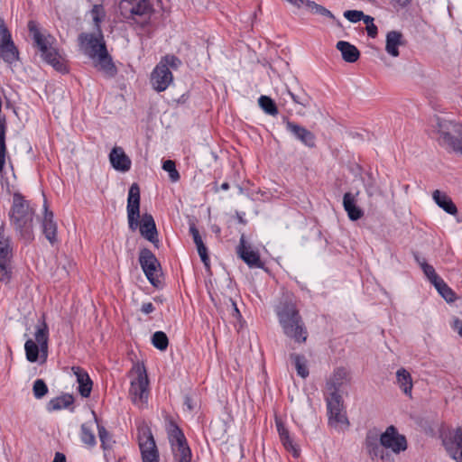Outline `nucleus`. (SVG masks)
<instances>
[{
	"label": "nucleus",
	"instance_id": "obj_1",
	"mask_svg": "<svg viewBox=\"0 0 462 462\" xmlns=\"http://www.w3.org/2000/svg\"><path fill=\"white\" fill-rule=\"evenodd\" d=\"M364 447L365 452L372 460L380 459L382 462H394L388 450L394 454H400L407 449L405 436L400 434L397 429L391 425L383 433L376 430L366 432Z\"/></svg>",
	"mask_w": 462,
	"mask_h": 462
},
{
	"label": "nucleus",
	"instance_id": "obj_2",
	"mask_svg": "<svg viewBox=\"0 0 462 462\" xmlns=\"http://www.w3.org/2000/svg\"><path fill=\"white\" fill-rule=\"evenodd\" d=\"M274 311L283 334L295 343H305L309 337V332L300 314L295 300L290 296L282 298L276 305Z\"/></svg>",
	"mask_w": 462,
	"mask_h": 462
},
{
	"label": "nucleus",
	"instance_id": "obj_3",
	"mask_svg": "<svg viewBox=\"0 0 462 462\" xmlns=\"http://www.w3.org/2000/svg\"><path fill=\"white\" fill-rule=\"evenodd\" d=\"M127 219L129 228L135 231L139 228L141 236L159 247L158 232L153 217L145 213L140 218V188L137 183H133L128 190L127 198Z\"/></svg>",
	"mask_w": 462,
	"mask_h": 462
},
{
	"label": "nucleus",
	"instance_id": "obj_4",
	"mask_svg": "<svg viewBox=\"0 0 462 462\" xmlns=\"http://www.w3.org/2000/svg\"><path fill=\"white\" fill-rule=\"evenodd\" d=\"M34 215L35 208L31 206L30 201L26 200L21 193L15 192L9 211V219L19 238L25 244H29L34 239Z\"/></svg>",
	"mask_w": 462,
	"mask_h": 462
},
{
	"label": "nucleus",
	"instance_id": "obj_5",
	"mask_svg": "<svg viewBox=\"0 0 462 462\" xmlns=\"http://www.w3.org/2000/svg\"><path fill=\"white\" fill-rule=\"evenodd\" d=\"M28 30L43 60L55 70L60 73H67L69 69L64 58L51 46L53 38L50 34L42 33L34 21H29Z\"/></svg>",
	"mask_w": 462,
	"mask_h": 462
},
{
	"label": "nucleus",
	"instance_id": "obj_6",
	"mask_svg": "<svg viewBox=\"0 0 462 462\" xmlns=\"http://www.w3.org/2000/svg\"><path fill=\"white\" fill-rule=\"evenodd\" d=\"M160 0H121L119 11L123 19L131 25L142 28L149 24L154 14V5Z\"/></svg>",
	"mask_w": 462,
	"mask_h": 462
},
{
	"label": "nucleus",
	"instance_id": "obj_7",
	"mask_svg": "<svg viewBox=\"0 0 462 462\" xmlns=\"http://www.w3.org/2000/svg\"><path fill=\"white\" fill-rule=\"evenodd\" d=\"M433 126L440 134L439 142L443 146H448L455 152L462 153V125L453 121H448L436 116Z\"/></svg>",
	"mask_w": 462,
	"mask_h": 462
},
{
	"label": "nucleus",
	"instance_id": "obj_8",
	"mask_svg": "<svg viewBox=\"0 0 462 462\" xmlns=\"http://www.w3.org/2000/svg\"><path fill=\"white\" fill-rule=\"evenodd\" d=\"M34 337L35 341L28 338L24 344L26 358L31 363L36 362L40 354L44 360L48 356L49 328L44 320L36 326Z\"/></svg>",
	"mask_w": 462,
	"mask_h": 462
},
{
	"label": "nucleus",
	"instance_id": "obj_9",
	"mask_svg": "<svg viewBox=\"0 0 462 462\" xmlns=\"http://www.w3.org/2000/svg\"><path fill=\"white\" fill-rule=\"evenodd\" d=\"M139 263L151 284L158 287L161 283L162 270L161 264L153 253L147 248L142 249L139 254Z\"/></svg>",
	"mask_w": 462,
	"mask_h": 462
},
{
	"label": "nucleus",
	"instance_id": "obj_10",
	"mask_svg": "<svg viewBox=\"0 0 462 462\" xmlns=\"http://www.w3.org/2000/svg\"><path fill=\"white\" fill-rule=\"evenodd\" d=\"M12 247L9 237L5 236L4 226H0V282L7 283L11 279Z\"/></svg>",
	"mask_w": 462,
	"mask_h": 462
},
{
	"label": "nucleus",
	"instance_id": "obj_11",
	"mask_svg": "<svg viewBox=\"0 0 462 462\" xmlns=\"http://www.w3.org/2000/svg\"><path fill=\"white\" fill-rule=\"evenodd\" d=\"M79 41L85 48L86 53L92 59L107 51L103 33L83 32L79 34Z\"/></svg>",
	"mask_w": 462,
	"mask_h": 462
},
{
	"label": "nucleus",
	"instance_id": "obj_12",
	"mask_svg": "<svg viewBox=\"0 0 462 462\" xmlns=\"http://www.w3.org/2000/svg\"><path fill=\"white\" fill-rule=\"evenodd\" d=\"M172 81L173 75L171 69L162 63H158L151 73L150 83L157 92L166 90Z\"/></svg>",
	"mask_w": 462,
	"mask_h": 462
},
{
	"label": "nucleus",
	"instance_id": "obj_13",
	"mask_svg": "<svg viewBox=\"0 0 462 462\" xmlns=\"http://www.w3.org/2000/svg\"><path fill=\"white\" fill-rule=\"evenodd\" d=\"M327 406L330 424H348L346 415L342 412V397L338 392L330 391V394L327 398Z\"/></svg>",
	"mask_w": 462,
	"mask_h": 462
},
{
	"label": "nucleus",
	"instance_id": "obj_14",
	"mask_svg": "<svg viewBox=\"0 0 462 462\" xmlns=\"http://www.w3.org/2000/svg\"><path fill=\"white\" fill-rule=\"evenodd\" d=\"M443 444L453 459L462 462V427L446 436Z\"/></svg>",
	"mask_w": 462,
	"mask_h": 462
},
{
	"label": "nucleus",
	"instance_id": "obj_15",
	"mask_svg": "<svg viewBox=\"0 0 462 462\" xmlns=\"http://www.w3.org/2000/svg\"><path fill=\"white\" fill-rule=\"evenodd\" d=\"M147 375L145 372H140L137 377L131 382L129 389V393L134 403L142 404L147 399Z\"/></svg>",
	"mask_w": 462,
	"mask_h": 462
},
{
	"label": "nucleus",
	"instance_id": "obj_16",
	"mask_svg": "<svg viewBox=\"0 0 462 462\" xmlns=\"http://www.w3.org/2000/svg\"><path fill=\"white\" fill-rule=\"evenodd\" d=\"M239 257L250 267V268H263L264 263L260 259V254L257 251L251 249L250 246L246 245L245 236H242L240 238L239 245L236 250Z\"/></svg>",
	"mask_w": 462,
	"mask_h": 462
},
{
	"label": "nucleus",
	"instance_id": "obj_17",
	"mask_svg": "<svg viewBox=\"0 0 462 462\" xmlns=\"http://www.w3.org/2000/svg\"><path fill=\"white\" fill-rule=\"evenodd\" d=\"M285 125L286 130L301 143L310 148H313L315 146L316 137L312 132L290 120H286Z\"/></svg>",
	"mask_w": 462,
	"mask_h": 462
},
{
	"label": "nucleus",
	"instance_id": "obj_18",
	"mask_svg": "<svg viewBox=\"0 0 462 462\" xmlns=\"http://www.w3.org/2000/svg\"><path fill=\"white\" fill-rule=\"evenodd\" d=\"M109 161L114 169L122 172L128 171L132 164L130 158L125 154L124 149L119 146L111 150Z\"/></svg>",
	"mask_w": 462,
	"mask_h": 462
},
{
	"label": "nucleus",
	"instance_id": "obj_19",
	"mask_svg": "<svg viewBox=\"0 0 462 462\" xmlns=\"http://www.w3.org/2000/svg\"><path fill=\"white\" fill-rule=\"evenodd\" d=\"M45 212L42 219V233L46 239L54 245L57 242V224L53 220L52 211H49L46 205H44Z\"/></svg>",
	"mask_w": 462,
	"mask_h": 462
},
{
	"label": "nucleus",
	"instance_id": "obj_20",
	"mask_svg": "<svg viewBox=\"0 0 462 462\" xmlns=\"http://www.w3.org/2000/svg\"><path fill=\"white\" fill-rule=\"evenodd\" d=\"M72 371L77 377V382L79 383V393L82 397H88L90 395L93 385L89 375L84 369L79 366H73Z\"/></svg>",
	"mask_w": 462,
	"mask_h": 462
},
{
	"label": "nucleus",
	"instance_id": "obj_21",
	"mask_svg": "<svg viewBox=\"0 0 462 462\" xmlns=\"http://www.w3.org/2000/svg\"><path fill=\"white\" fill-rule=\"evenodd\" d=\"M74 403V397L69 393H63L49 401L46 405V410L49 412L60 411L62 409H69L70 411H74L72 406Z\"/></svg>",
	"mask_w": 462,
	"mask_h": 462
},
{
	"label": "nucleus",
	"instance_id": "obj_22",
	"mask_svg": "<svg viewBox=\"0 0 462 462\" xmlns=\"http://www.w3.org/2000/svg\"><path fill=\"white\" fill-rule=\"evenodd\" d=\"M343 207L347 213V217L352 221H356L364 216L363 210L356 205V196L351 192L344 194Z\"/></svg>",
	"mask_w": 462,
	"mask_h": 462
},
{
	"label": "nucleus",
	"instance_id": "obj_23",
	"mask_svg": "<svg viewBox=\"0 0 462 462\" xmlns=\"http://www.w3.org/2000/svg\"><path fill=\"white\" fill-rule=\"evenodd\" d=\"M276 427L280 436L281 442L282 443L285 449L291 452L293 457H299L300 449L298 448V446L293 442V439L290 436L289 430L284 426L282 421L276 420Z\"/></svg>",
	"mask_w": 462,
	"mask_h": 462
},
{
	"label": "nucleus",
	"instance_id": "obj_24",
	"mask_svg": "<svg viewBox=\"0 0 462 462\" xmlns=\"http://www.w3.org/2000/svg\"><path fill=\"white\" fill-rule=\"evenodd\" d=\"M404 43L403 35L401 32L390 31L387 32L385 51L389 55L398 57L400 54L398 47L404 45Z\"/></svg>",
	"mask_w": 462,
	"mask_h": 462
},
{
	"label": "nucleus",
	"instance_id": "obj_25",
	"mask_svg": "<svg viewBox=\"0 0 462 462\" xmlns=\"http://www.w3.org/2000/svg\"><path fill=\"white\" fill-rule=\"evenodd\" d=\"M349 380L348 371L344 367H337L327 383L329 391L339 392L340 387Z\"/></svg>",
	"mask_w": 462,
	"mask_h": 462
},
{
	"label": "nucleus",
	"instance_id": "obj_26",
	"mask_svg": "<svg viewBox=\"0 0 462 462\" xmlns=\"http://www.w3.org/2000/svg\"><path fill=\"white\" fill-rule=\"evenodd\" d=\"M337 49L341 52L343 60L346 62H356L360 57L358 49L348 42H337Z\"/></svg>",
	"mask_w": 462,
	"mask_h": 462
},
{
	"label": "nucleus",
	"instance_id": "obj_27",
	"mask_svg": "<svg viewBox=\"0 0 462 462\" xmlns=\"http://www.w3.org/2000/svg\"><path fill=\"white\" fill-rule=\"evenodd\" d=\"M166 431L171 446L187 441L181 429L171 418L166 420Z\"/></svg>",
	"mask_w": 462,
	"mask_h": 462
},
{
	"label": "nucleus",
	"instance_id": "obj_28",
	"mask_svg": "<svg viewBox=\"0 0 462 462\" xmlns=\"http://www.w3.org/2000/svg\"><path fill=\"white\" fill-rule=\"evenodd\" d=\"M97 59L96 67L98 70L104 72L108 77H113L116 74V68L113 63L111 56L108 54L107 51L100 53L96 57Z\"/></svg>",
	"mask_w": 462,
	"mask_h": 462
},
{
	"label": "nucleus",
	"instance_id": "obj_29",
	"mask_svg": "<svg viewBox=\"0 0 462 462\" xmlns=\"http://www.w3.org/2000/svg\"><path fill=\"white\" fill-rule=\"evenodd\" d=\"M433 199L436 204L450 215H456L457 212L456 205L452 199L446 194L439 189H436L432 194Z\"/></svg>",
	"mask_w": 462,
	"mask_h": 462
},
{
	"label": "nucleus",
	"instance_id": "obj_30",
	"mask_svg": "<svg viewBox=\"0 0 462 462\" xmlns=\"http://www.w3.org/2000/svg\"><path fill=\"white\" fill-rule=\"evenodd\" d=\"M396 382L400 389L407 396L411 395L412 391V378L411 374L403 367L400 368L396 372Z\"/></svg>",
	"mask_w": 462,
	"mask_h": 462
},
{
	"label": "nucleus",
	"instance_id": "obj_31",
	"mask_svg": "<svg viewBox=\"0 0 462 462\" xmlns=\"http://www.w3.org/2000/svg\"><path fill=\"white\" fill-rule=\"evenodd\" d=\"M175 462H190L192 453L187 441L171 446Z\"/></svg>",
	"mask_w": 462,
	"mask_h": 462
},
{
	"label": "nucleus",
	"instance_id": "obj_32",
	"mask_svg": "<svg viewBox=\"0 0 462 462\" xmlns=\"http://www.w3.org/2000/svg\"><path fill=\"white\" fill-rule=\"evenodd\" d=\"M0 58L8 64H13L19 60V51L14 41L0 45Z\"/></svg>",
	"mask_w": 462,
	"mask_h": 462
},
{
	"label": "nucleus",
	"instance_id": "obj_33",
	"mask_svg": "<svg viewBox=\"0 0 462 462\" xmlns=\"http://www.w3.org/2000/svg\"><path fill=\"white\" fill-rule=\"evenodd\" d=\"M302 6H305L309 9L312 14H319L329 19H335L333 14L324 6L310 1V0H302Z\"/></svg>",
	"mask_w": 462,
	"mask_h": 462
},
{
	"label": "nucleus",
	"instance_id": "obj_34",
	"mask_svg": "<svg viewBox=\"0 0 462 462\" xmlns=\"http://www.w3.org/2000/svg\"><path fill=\"white\" fill-rule=\"evenodd\" d=\"M291 359L292 360L297 374L302 378H306L309 375V369L307 367V359L304 356L299 354H291Z\"/></svg>",
	"mask_w": 462,
	"mask_h": 462
},
{
	"label": "nucleus",
	"instance_id": "obj_35",
	"mask_svg": "<svg viewBox=\"0 0 462 462\" xmlns=\"http://www.w3.org/2000/svg\"><path fill=\"white\" fill-rule=\"evenodd\" d=\"M80 439L88 447H94L97 443L96 437L90 423H83L80 427Z\"/></svg>",
	"mask_w": 462,
	"mask_h": 462
},
{
	"label": "nucleus",
	"instance_id": "obj_36",
	"mask_svg": "<svg viewBox=\"0 0 462 462\" xmlns=\"http://www.w3.org/2000/svg\"><path fill=\"white\" fill-rule=\"evenodd\" d=\"M139 447L142 454L157 450L155 440L150 431L143 433V436L139 438Z\"/></svg>",
	"mask_w": 462,
	"mask_h": 462
},
{
	"label": "nucleus",
	"instance_id": "obj_37",
	"mask_svg": "<svg viewBox=\"0 0 462 462\" xmlns=\"http://www.w3.org/2000/svg\"><path fill=\"white\" fill-rule=\"evenodd\" d=\"M434 287L438 292L442 296L447 302H453L456 300V293L454 291L444 282L443 279L439 281Z\"/></svg>",
	"mask_w": 462,
	"mask_h": 462
},
{
	"label": "nucleus",
	"instance_id": "obj_38",
	"mask_svg": "<svg viewBox=\"0 0 462 462\" xmlns=\"http://www.w3.org/2000/svg\"><path fill=\"white\" fill-rule=\"evenodd\" d=\"M6 153H7V149H6V144H5V123L0 122V174L1 175L4 172Z\"/></svg>",
	"mask_w": 462,
	"mask_h": 462
},
{
	"label": "nucleus",
	"instance_id": "obj_39",
	"mask_svg": "<svg viewBox=\"0 0 462 462\" xmlns=\"http://www.w3.org/2000/svg\"><path fill=\"white\" fill-rule=\"evenodd\" d=\"M260 107L270 116L278 115V108L275 102L267 96H261L258 99Z\"/></svg>",
	"mask_w": 462,
	"mask_h": 462
},
{
	"label": "nucleus",
	"instance_id": "obj_40",
	"mask_svg": "<svg viewBox=\"0 0 462 462\" xmlns=\"http://www.w3.org/2000/svg\"><path fill=\"white\" fill-rule=\"evenodd\" d=\"M152 344L161 351L166 350L169 345L167 335L162 331H156L152 336Z\"/></svg>",
	"mask_w": 462,
	"mask_h": 462
},
{
	"label": "nucleus",
	"instance_id": "obj_41",
	"mask_svg": "<svg viewBox=\"0 0 462 462\" xmlns=\"http://www.w3.org/2000/svg\"><path fill=\"white\" fill-rule=\"evenodd\" d=\"M97 430L102 448L104 450L111 448L115 441L113 440L110 433L106 430L104 426L99 424H97Z\"/></svg>",
	"mask_w": 462,
	"mask_h": 462
},
{
	"label": "nucleus",
	"instance_id": "obj_42",
	"mask_svg": "<svg viewBox=\"0 0 462 462\" xmlns=\"http://www.w3.org/2000/svg\"><path fill=\"white\" fill-rule=\"evenodd\" d=\"M422 272L424 275L427 277V279L430 281V282L434 286L439 281H440L442 278L439 277L434 267L430 264H429L427 262H423L422 265Z\"/></svg>",
	"mask_w": 462,
	"mask_h": 462
},
{
	"label": "nucleus",
	"instance_id": "obj_43",
	"mask_svg": "<svg viewBox=\"0 0 462 462\" xmlns=\"http://www.w3.org/2000/svg\"><path fill=\"white\" fill-rule=\"evenodd\" d=\"M32 393L36 399H42L48 393V386L42 379L34 381Z\"/></svg>",
	"mask_w": 462,
	"mask_h": 462
},
{
	"label": "nucleus",
	"instance_id": "obj_44",
	"mask_svg": "<svg viewBox=\"0 0 462 462\" xmlns=\"http://www.w3.org/2000/svg\"><path fill=\"white\" fill-rule=\"evenodd\" d=\"M162 169L169 172V176L171 181L176 182L180 180V176L176 170V164L171 160H166L162 163Z\"/></svg>",
	"mask_w": 462,
	"mask_h": 462
},
{
	"label": "nucleus",
	"instance_id": "obj_45",
	"mask_svg": "<svg viewBox=\"0 0 462 462\" xmlns=\"http://www.w3.org/2000/svg\"><path fill=\"white\" fill-rule=\"evenodd\" d=\"M159 63H162L166 68L177 69L180 66L181 60L174 55H166L161 59Z\"/></svg>",
	"mask_w": 462,
	"mask_h": 462
},
{
	"label": "nucleus",
	"instance_id": "obj_46",
	"mask_svg": "<svg viewBox=\"0 0 462 462\" xmlns=\"http://www.w3.org/2000/svg\"><path fill=\"white\" fill-rule=\"evenodd\" d=\"M10 42H13L11 32L5 25L4 19L0 17V45Z\"/></svg>",
	"mask_w": 462,
	"mask_h": 462
},
{
	"label": "nucleus",
	"instance_id": "obj_47",
	"mask_svg": "<svg viewBox=\"0 0 462 462\" xmlns=\"http://www.w3.org/2000/svg\"><path fill=\"white\" fill-rule=\"evenodd\" d=\"M288 93L296 104H299L304 107L310 106L311 98L307 94H302L300 96L295 95L292 92H291L290 90H288Z\"/></svg>",
	"mask_w": 462,
	"mask_h": 462
},
{
	"label": "nucleus",
	"instance_id": "obj_48",
	"mask_svg": "<svg viewBox=\"0 0 462 462\" xmlns=\"http://www.w3.org/2000/svg\"><path fill=\"white\" fill-rule=\"evenodd\" d=\"M344 16L351 23H357L364 17V13L357 10H347L344 13Z\"/></svg>",
	"mask_w": 462,
	"mask_h": 462
},
{
	"label": "nucleus",
	"instance_id": "obj_49",
	"mask_svg": "<svg viewBox=\"0 0 462 462\" xmlns=\"http://www.w3.org/2000/svg\"><path fill=\"white\" fill-rule=\"evenodd\" d=\"M196 247H197L198 253L199 254V257H200L202 263L207 267H208V265H209V257H208V249H207L206 245H204V243H201V244H197Z\"/></svg>",
	"mask_w": 462,
	"mask_h": 462
},
{
	"label": "nucleus",
	"instance_id": "obj_50",
	"mask_svg": "<svg viewBox=\"0 0 462 462\" xmlns=\"http://www.w3.org/2000/svg\"><path fill=\"white\" fill-rule=\"evenodd\" d=\"M143 462H159V452L157 450L142 454Z\"/></svg>",
	"mask_w": 462,
	"mask_h": 462
},
{
	"label": "nucleus",
	"instance_id": "obj_51",
	"mask_svg": "<svg viewBox=\"0 0 462 462\" xmlns=\"http://www.w3.org/2000/svg\"><path fill=\"white\" fill-rule=\"evenodd\" d=\"M189 233L192 236L195 245L203 243L199 232L194 224L190 225Z\"/></svg>",
	"mask_w": 462,
	"mask_h": 462
},
{
	"label": "nucleus",
	"instance_id": "obj_52",
	"mask_svg": "<svg viewBox=\"0 0 462 462\" xmlns=\"http://www.w3.org/2000/svg\"><path fill=\"white\" fill-rule=\"evenodd\" d=\"M154 310H155V307L153 306V304L152 302H144L141 306V311L143 314L152 313L154 311Z\"/></svg>",
	"mask_w": 462,
	"mask_h": 462
},
{
	"label": "nucleus",
	"instance_id": "obj_53",
	"mask_svg": "<svg viewBox=\"0 0 462 462\" xmlns=\"http://www.w3.org/2000/svg\"><path fill=\"white\" fill-rule=\"evenodd\" d=\"M451 327L462 337V320L458 318H455Z\"/></svg>",
	"mask_w": 462,
	"mask_h": 462
},
{
	"label": "nucleus",
	"instance_id": "obj_54",
	"mask_svg": "<svg viewBox=\"0 0 462 462\" xmlns=\"http://www.w3.org/2000/svg\"><path fill=\"white\" fill-rule=\"evenodd\" d=\"M92 16H105L104 8L101 5H95L91 10Z\"/></svg>",
	"mask_w": 462,
	"mask_h": 462
},
{
	"label": "nucleus",
	"instance_id": "obj_55",
	"mask_svg": "<svg viewBox=\"0 0 462 462\" xmlns=\"http://www.w3.org/2000/svg\"><path fill=\"white\" fill-rule=\"evenodd\" d=\"M366 31L369 37L375 38L377 35L378 29L377 26L374 23L368 24V26H366Z\"/></svg>",
	"mask_w": 462,
	"mask_h": 462
},
{
	"label": "nucleus",
	"instance_id": "obj_56",
	"mask_svg": "<svg viewBox=\"0 0 462 462\" xmlns=\"http://www.w3.org/2000/svg\"><path fill=\"white\" fill-rule=\"evenodd\" d=\"M103 18H104V16H93V21H94L95 27L97 30V33H102L100 23H101Z\"/></svg>",
	"mask_w": 462,
	"mask_h": 462
},
{
	"label": "nucleus",
	"instance_id": "obj_57",
	"mask_svg": "<svg viewBox=\"0 0 462 462\" xmlns=\"http://www.w3.org/2000/svg\"><path fill=\"white\" fill-rule=\"evenodd\" d=\"M52 462H66V457L64 454L57 452Z\"/></svg>",
	"mask_w": 462,
	"mask_h": 462
},
{
	"label": "nucleus",
	"instance_id": "obj_58",
	"mask_svg": "<svg viewBox=\"0 0 462 462\" xmlns=\"http://www.w3.org/2000/svg\"><path fill=\"white\" fill-rule=\"evenodd\" d=\"M413 256H414V259H415L416 263L422 269L423 262H426L425 258L420 256V254L418 253H414Z\"/></svg>",
	"mask_w": 462,
	"mask_h": 462
},
{
	"label": "nucleus",
	"instance_id": "obj_59",
	"mask_svg": "<svg viewBox=\"0 0 462 462\" xmlns=\"http://www.w3.org/2000/svg\"><path fill=\"white\" fill-rule=\"evenodd\" d=\"M184 405L187 406L189 411H192L194 409L193 404H192V400L189 396H185Z\"/></svg>",
	"mask_w": 462,
	"mask_h": 462
},
{
	"label": "nucleus",
	"instance_id": "obj_60",
	"mask_svg": "<svg viewBox=\"0 0 462 462\" xmlns=\"http://www.w3.org/2000/svg\"><path fill=\"white\" fill-rule=\"evenodd\" d=\"M393 2L399 7H405L411 0H393Z\"/></svg>",
	"mask_w": 462,
	"mask_h": 462
},
{
	"label": "nucleus",
	"instance_id": "obj_61",
	"mask_svg": "<svg viewBox=\"0 0 462 462\" xmlns=\"http://www.w3.org/2000/svg\"><path fill=\"white\" fill-rule=\"evenodd\" d=\"M362 20L366 24V26H368V24H374V18L370 15H365L364 14V17L362 18Z\"/></svg>",
	"mask_w": 462,
	"mask_h": 462
},
{
	"label": "nucleus",
	"instance_id": "obj_62",
	"mask_svg": "<svg viewBox=\"0 0 462 462\" xmlns=\"http://www.w3.org/2000/svg\"><path fill=\"white\" fill-rule=\"evenodd\" d=\"M286 1L299 8L302 6V0H286Z\"/></svg>",
	"mask_w": 462,
	"mask_h": 462
},
{
	"label": "nucleus",
	"instance_id": "obj_63",
	"mask_svg": "<svg viewBox=\"0 0 462 462\" xmlns=\"http://www.w3.org/2000/svg\"><path fill=\"white\" fill-rule=\"evenodd\" d=\"M220 189L222 190H227L229 189V184L227 182H224L222 183V185L220 186Z\"/></svg>",
	"mask_w": 462,
	"mask_h": 462
},
{
	"label": "nucleus",
	"instance_id": "obj_64",
	"mask_svg": "<svg viewBox=\"0 0 462 462\" xmlns=\"http://www.w3.org/2000/svg\"><path fill=\"white\" fill-rule=\"evenodd\" d=\"M366 192H367L368 196H372L373 195V189L367 188L366 189Z\"/></svg>",
	"mask_w": 462,
	"mask_h": 462
}]
</instances>
